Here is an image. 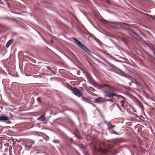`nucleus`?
<instances>
[{
    "label": "nucleus",
    "mask_w": 155,
    "mask_h": 155,
    "mask_svg": "<svg viewBox=\"0 0 155 155\" xmlns=\"http://www.w3.org/2000/svg\"><path fill=\"white\" fill-rule=\"evenodd\" d=\"M103 92L104 94L105 97L108 98L112 97L114 96L116 97L117 95L115 92L112 91L104 90Z\"/></svg>",
    "instance_id": "f03ea898"
},
{
    "label": "nucleus",
    "mask_w": 155,
    "mask_h": 155,
    "mask_svg": "<svg viewBox=\"0 0 155 155\" xmlns=\"http://www.w3.org/2000/svg\"><path fill=\"white\" fill-rule=\"evenodd\" d=\"M71 133L73 134L74 135H75V134H74V133L72 131H71Z\"/></svg>",
    "instance_id": "37998d69"
},
{
    "label": "nucleus",
    "mask_w": 155,
    "mask_h": 155,
    "mask_svg": "<svg viewBox=\"0 0 155 155\" xmlns=\"http://www.w3.org/2000/svg\"><path fill=\"white\" fill-rule=\"evenodd\" d=\"M113 132L114 134H117V135H119V134L115 132V131H113Z\"/></svg>",
    "instance_id": "4c0bfd02"
},
{
    "label": "nucleus",
    "mask_w": 155,
    "mask_h": 155,
    "mask_svg": "<svg viewBox=\"0 0 155 155\" xmlns=\"http://www.w3.org/2000/svg\"><path fill=\"white\" fill-rule=\"evenodd\" d=\"M110 126H109L108 128V129L109 130H110L111 129H113L114 128V127H115V125H112L111 124H110V125H109Z\"/></svg>",
    "instance_id": "dca6fc26"
},
{
    "label": "nucleus",
    "mask_w": 155,
    "mask_h": 155,
    "mask_svg": "<svg viewBox=\"0 0 155 155\" xmlns=\"http://www.w3.org/2000/svg\"><path fill=\"white\" fill-rule=\"evenodd\" d=\"M89 35H90V37H92V38H93L95 40L96 39V38L95 37L94 35L91 33H89Z\"/></svg>",
    "instance_id": "aec40b11"
},
{
    "label": "nucleus",
    "mask_w": 155,
    "mask_h": 155,
    "mask_svg": "<svg viewBox=\"0 0 155 155\" xmlns=\"http://www.w3.org/2000/svg\"><path fill=\"white\" fill-rule=\"evenodd\" d=\"M81 100L85 102H89V99L84 97H81Z\"/></svg>",
    "instance_id": "f8f14e48"
},
{
    "label": "nucleus",
    "mask_w": 155,
    "mask_h": 155,
    "mask_svg": "<svg viewBox=\"0 0 155 155\" xmlns=\"http://www.w3.org/2000/svg\"><path fill=\"white\" fill-rule=\"evenodd\" d=\"M92 95H93V96H97V94H95L94 93H93V94H92Z\"/></svg>",
    "instance_id": "79ce46f5"
},
{
    "label": "nucleus",
    "mask_w": 155,
    "mask_h": 155,
    "mask_svg": "<svg viewBox=\"0 0 155 155\" xmlns=\"http://www.w3.org/2000/svg\"><path fill=\"white\" fill-rule=\"evenodd\" d=\"M104 123L105 124L107 125V126H108V125H110V124L109 123V122H108L106 121L105 120H104Z\"/></svg>",
    "instance_id": "4be33fe9"
},
{
    "label": "nucleus",
    "mask_w": 155,
    "mask_h": 155,
    "mask_svg": "<svg viewBox=\"0 0 155 155\" xmlns=\"http://www.w3.org/2000/svg\"><path fill=\"white\" fill-rule=\"evenodd\" d=\"M91 104H92V105L93 106H94V107H96V106H95V104H93V103H91Z\"/></svg>",
    "instance_id": "a18cd8bd"
},
{
    "label": "nucleus",
    "mask_w": 155,
    "mask_h": 155,
    "mask_svg": "<svg viewBox=\"0 0 155 155\" xmlns=\"http://www.w3.org/2000/svg\"><path fill=\"white\" fill-rule=\"evenodd\" d=\"M13 39H11L9 40L7 43L6 45V47L7 48H8V47L10 46L11 44L12 43L13 41Z\"/></svg>",
    "instance_id": "1a4fd4ad"
},
{
    "label": "nucleus",
    "mask_w": 155,
    "mask_h": 155,
    "mask_svg": "<svg viewBox=\"0 0 155 155\" xmlns=\"http://www.w3.org/2000/svg\"><path fill=\"white\" fill-rule=\"evenodd\" d=\"M1 112V110H0V113Z\"/></svg>",
    "instance_id": "e2e57ef3"
},
{
    "label": "nucleus",
    "mask_w": 155,
    "mask_h": 155,
    "mask_svg": "<svg viewBox=\"0 0 155 155\" xmlns=\"http://www.w3.org/2000/svg\"><path fill=\"white\" fill-rule=\"evenodd\" d=\"M132 36H133V35L132 34V33H133L135 35H136V36H137V37H139V36L138 35L135 31H134L131 29L130 28H128L127 31Z\"/></svg>",
    "instance_id": "0eeeda50"
},
{
    "label": "nucleus",
    "mask_w": 155,
    "mask_h": 155,
    "mask_svg": "<svg viewBox=\"0 0 155 155\" xmlns=\"http://www.w3.org/2000/svg\"><path fill=\"white\" fill-rule=\"evenodd\" d=\"M153 19H155V18H153Z\"/></svg>",
    "instance_id": "680f3d73"
},
{
    "label": "nucleus",
    "mask_w": 155,
    "mask_h": 155,
    "mask_svg": "<svg viewBox=\"0 0 155 155\" xmlns=\"http://www.w3.org/2000/svg\"><path fill=\"white\" fill-rule=\"evenodd\" d=\"M32 145L31 144H29V145H27L26 146V147L28 148V150H29L32 147Z\"/></svg>",
    "instance_id": "a211bd4d"
},
{
    "label": "nucleus",
    "mask_w": 155,
    "mask_h": 155,
    "mask_svg": "<svg viewBox=\"0 0 155 155\" xmlns=\"http://www.w3.org/2000/svg\"><path fill=\"white\" fill-rule=\"evenodd\" d=\"M143 27H144L145 28H147L150 29V28L149 27H147L146 26H144Z\"/></svg>",
    "instance_id": "a19ab883"
},
{
    "label": "nucleus",
    "mask_w": 155,
    "mask_h": 155,
    "mask_svg": "<svg viewBox=\"0 0 155 155\" xmlns=\"http://www.w3.org/2000/svg\"><path fill=\"white\" fill-rule=\"evenodd\" d=\"M111 41L112 42L114 45L116 46H117V44L115 42L113 41L112 39L111 40Z\"/></svg>",
    "instance_id": "cd10ccee"
},
{
    "label": "nucleus",
    "mask_w": 155,
    "mask_h": 155,
    "mask_svg": "<svg viewBox=\"0 0 155 155\" xmlns=\"http://www.w3.org/2000/svg\"><path fill=\"white\" fill-rule=\"evenodd\" d=\"M71 124L73 125H74V124L73 123V122L72 121H71Z\"/></svg>",
    "instance_id": "de8ad7c7"
},
{
    "label": "nucleus",
    "mask_w": 155,
    "mask_h": 155,
    "mask_svg": "<svg viewBox=\"0 0 155 155\" xmlns=\"http://www.w3.org/2000/svg\"><path fill=\"white\" fill-rule=\"evenodd\" d=\"M144 94H145L146 95H147V94L145 92H144Z\"/></svg>",
    "instance_id": "5fc2aeb1"
},
{
    "label": "nucleus",
    "mask_w": 155,
    "mask_h": 155,
    "mask_svg": "<svg viewBox=\"0 0 155 155\" xmlns=\"http://www.w3.org/2000/svg\"><path fill=\"white\" fill-rule=\"evenodd\" d=\"M96 60L98 62V63H101L102 64H104V63H103L102 62H101V61H100L98 59H96Z\"/></svg>",
    "instance_id": "7c9ffc66"
},
{
    "label": "nucleus",
    "mask_w": 155,
    "mask_h": 155,
    "mask_svg": "<svg viewBox=\"0 0 155 155\" xmlns=\"http://www.w3.org/2000/svg\"><path fill=\"white\" fill-rule=\"evenodd\" d=\"M145 32H146V33H147V34H148V35H151V33H150V32L149 31H148L146 30V31H145Z\"/></svg>",
    "instance_id": "c85d7f7f"
},
{
    "label": "nucleus",
    "mask_w": 155,
    "mask_h": 155,
    "mask_svg": "<svg viewBox=\"0 0 155 155\" xmlns=\"http://www.w3.org/2000/svg\"><path fill=\"white\" fill-rule=\"evenodd\" d=\"M53 142L56 143H58L59 142V141L57 140H53Z\"/></svg>",
    "instance_id": "bb28decb"
},
{
    "label": "nucleus",
    "mask_w": 155,
    "mask_h": 155,
    "mask_svg": "<svg viewBox=\"0 0 155 155\" xmlns=\"http://www.w3.org/2000/svg\"><path fill=\"white\" fill-rule=\"evenodd\" d=\"M134 83L139 88H141V87L142 85L139 83L137 81L135 82Z\"/></svg>",
    "instance_id": "2eb2a0df"
},
{
    "label": "nucleus",
    "mask_w": 155,
    "mask_h": 155,
    "mask_svg": "<svg viewBox=\"0 0 155 155\" xmlns=\"http://www.w3.org/2000/svg\"><path fill=\"white\" fill-rule=\"evenodd\" d=\"M92 89H93V90H92L93 91H95V90H94V89L92 88Z\"/></svg>",
    "instance_id": "864d4df0"
},
{
    "label": "nucleus",
    "mask_w": 155,
    "mask_h": 155,
    "mask_svg": "<svg viewBox=\"0 0 155 155\" xmlns=\"http://www.w3.org/2000/svg\"><path fill=\"white\" fill-rule=\"evenodd\" d=\"M10 118L9 117L4 116H0V121H7V123L8 124H11L12 122L9 121Z\"/></svg>",
    "instance_id": "423d86ee"
},
{
    "label": "nucleus",
    "mask_w": 155,
    "mask_h": 155,
    "mask_svg": "<svg viewBox=\"0 0 155 155\" xmlns=\"http://www.w3.org/2000/svg\"><path fill=\"white\" fill-rule=\"evenodd\" d=\"M149 49L154 54V52H155V51H154V47H153L152 46L150 47L149 45H148V46H147Z\"/></svg>",
    "instance_id": "ddd939ff"
},
{
    "label": "nucleus",
    "mask_w": 155,
    "mask_h": 155,
    "mask_svg": "<svg viewBox=\"0 0 155 155\" xmlns=\"http://www.w3.org/2000/svg\"><path fill=\"white\" fill-rule=\"evenodd\" d=\"M71 92L78 97H81L82 95V93L81 91L78 89L75 88L71 90Z\"/></svg>",
    "instance_id": "7ed1b4c3"
},
{
    "label": "nucleus",
    "mask_w": 155,
    "mask_h": 155,
    "mask_svg": "<svg viewBox=\"0 0 155 155\" xmlns=\"http://www.w3.org/2000/svg\"><path fill=\"white\" fill-rule=\"evenodd\" d=\"M96 103H99L100 102H104V98L102 97H98L96 98L94 100Z\"/></svg>",
    "instance_id": "6e6552de"
},
{
    "label": "nucleus",
    "mask_w": 155,
    "mask_h": 155,
    "mask_svg": "<svg viewBox=\"0 0 155 155\" xmlns=\"http://www.w3.org/2000/svg\"><path fill=\"white\" fill-rule=\"evenodd\" d=\"M130 80L131 81L134 83H135V81H137V80L135 78H133L132 77H131Z\"/></svg>",
    "instance_id": "b1692460"
},
{
    "label": "nucleus",
    "mask_w": 155,
    "mask_h": 155,
    "mask_svg": "<svg viewBox=\"0 0 155 155\" xmlns=\"http://www.w3.org/2000/svg\"><path fill=\"white\" fill-rule=\"evenodd\" d=\"M117 107H118V108H119V109L120 110L121 109V108L120 107H119V104H117Z\"/></svg>",
    "instance_id": "49530a36"
},
{
    "label": "nucleus",
    "mask_w": 155,
    "mask_h": 155,
    "mask_svg": "<svg viewBox=\"0 0 155 155\" xmlns=\"http://www.w3.org/2000/svg\"><path fill=\"white\" fill-rule=\"evenodd\" d=\"M45 117L43 115L41 116L38 118V120L41 121H43L45 120Z\"/></svg>",
    "instance_id": "9b49d317"
},
{
    "label": "nucleus",
    "mask_w": 155,
    "mask_h": 155,
    "mask_svg": "<svg viewBox=\"0 0 155 155\" xmlns=\"http://www.w3.org/2000/svg\"><path fill=\"white\" fill-rule=\"evenodd\" d=\"M149 45L150 46V45L153 47H155V45L152 43H150Z\"/></svg>",
    "instance_id": "473e14b6"
},
{
    "label": "nucleus",
    "mask_w": 155,
    "mask_h": 155,
    "mask_svg": "<svg viewBox=\"0 0 155 155\" xmlns=\"http://www.w3.org/2000/svg\"><path fill=\"white\" fill-rule=\"evenodd\" d=\"M38 107V105H36V107Z\"/></svg>",
    "instance_id": "4d7b16f0"
},
{
    "label": "nucleus",
    "mask_w": 155,
    "mask_h": 155,
    "mask_svg": "<svg viewBox=\"0 0 155 155\" xmlns=\"http://www.w3.org/2000/svg\"><path fill=\"white\" fill-rule=\"evenodd\" d=\"M71 130L70 129V130L68 131H69L70 132L71 131Z\"/></svg>",
    "instance_id": "3c124183"
},
{
    "label": "nucleus",
    "mask_w": 155,
    "mask_h": 155,
    "mask_svg": "<svg viewBox=\"0 0 155 155\" xmlns=\"http://www.w3.org/2000/svg\"><path fill=\"white\" fill-rule=\"evenodd\" d=\"M25 24H26V23L25 22V24H25Z\"/></svg>",
    "instance_id": "052dcab7"
},
{
    "label": "nucleus",
    "mask_w": 155,
    "mask_h": 155,
    "mask_svg": "<svg viewBox=\"0 0 155 155\" xmlns=\"http://www.w3.org/2000/svg\"><path fill=\"white\" fill-rule=\"evenodd\" d=\"M101 150L102 153L104 154L107 153L109 152V150L106 148H101Z\"/></svg>",
    "instance_id": "9d476101"
},
{
    "label": "nucleus",
    "mask_w": 155,
    "mask_h": 155,
    "mask_svg": "<svg viewBox=\"0 0 155 155\" xmlns=\"http://www.w3.org/2000/svg\"><path fill=\"white\" fill-rule=\"evenodd\" d=\"M110 101L111 102H114V101L113 100H111L110 99H107L106 101Z\"/></svg>",
    "instance_id": "c756f323"
},
{
    "label": "nucleus",
    "mask_w": 155,
    "mask_h": 155,
    "mask_svg": "<svg viewBox=\"0 0 155 155\" xmlns=\"http://www.w3.org/2000/svg\"><path fill=\"white\" fill-rule=\"evenodd\" d=\"M110 23L111 24H114L115 25H123L124 26H125L127 28H129L128 27L130 26H133V25H131L126 23H125L123 22H115V21H110Z\"/></svg>",
    "instance_id": "39448f33"
},
{
    "label": "nucleus",
    "mask_w": 155,
    "mask_h": 155,
    "mask_svg": "<svg viewBox=\"0 0 155 155\" xmlns=\"http://www.w3.org/2000/svg\"><path fill=\"white\" fill-rule=\"evenodd\" d=\"M105 87L109 88V86L107 84H105L100 85V87L101 88H103Z\"/></svg>",
    "instance_id": "f3484780"
},
{
    "label": "nucleus",
    "mask_w": 155,
    "mask_h": 155,
    "mask_svg": "<svg viewBox=\"0 0 155 155\" xmlns=\"http://www.w3.org/2000/svg\"><path fill=\"white\" fill-rule=\"evenodd\" d=\"M101 58L103 61H105L106 62H107V61L105 58Z\"/></svg>",
    "instance_id": "ea45409f"
},
{
    "label": "nucleus",
    "mask_w": 155,
    "mask_h": 155,
    "mask_svg": "<svg viewBox=\"0 0 155 155\" xmlns=\"http://www.w3.org/2000/svg\"><path fill=\"white\" fill-rule=\"evenodd\" d=\"M132 147H133V148L135 149H136V148H137V147L135 145H133L132 146Z\"/></svg>",
    "instance_id": "58836bf2"
},
{
    "label": "nucleus",
    "mask_w": 155,
    "mask_h": 155,
    "mask_svg": "<svg viewBox=\"0 0 155 155\" xmlns=\"http://www.w3.org/2000/svg\"><path fill=\"white\" fill-rule=\"evenodd\" d=\"M43 141L42 140H39L40 141Z\"/></svg>",
    "instance_id": "8fccbe9b"
},
{
    "label": "nucleus",
    "mask_w": 155,
    "mask_h": 155,
    "mask_svg": "<svg viewBox=\"0 0 155 155\" xmlns=\"http://www.w3.org/2000/svg\"><path fill=\"white\" fill-rule=\"evenodd\" d=\"M70 141L73 143L75 144L76 143V142H75L72 138H71L70 139Z\"/></svg>",
    "instance_id": "393cba45"
},
{
    "label": "nucleus",
    "mask_w": 155,
    "mask_h": 155,
    "mask_svg": "<svg viewBox=\"0 0 155 155\" xmlns=\"http://www.w3.org/2000/svg\"><path fill=\"white\" fill-rule=\"evenodd\" d=\"M109 12L110 13H112V12L111 11H109Z\"/></svg>",
    "instance_id": "09e8293b"
},
{
    "label": "nucleus",
    "mask_w": 155,
    "mask_h": 155,
    "mask_svg": "<svg viewBox=\"0 0 155 155\" xmlns=\"http://www.w3.org/2000/svg\"><path fill=\"white\" fill-rule=\"evenodd\" d=\"M76 137H77V138H80V137H79L77 135H76L75 134V135H74Z\"/></svg>",
    "instance_id": "c03bdc74"
},
{
    "label": "nucleus",
    "mask_w": 155,
    "mask_h": 155,
    "mask_svg": "<svg viewBox=\"0 0 155 155\" xmlns=\"http://www.w3.org/2000/svg\"><path fill=\"white\" fill-rule=\"evenodd\" d=\"M154 55L155 56V52H154Z\"/></svg>",
    "instance_id": "13d9d810"
},
{
    "label": "nucleus",
    "mask_w": 155,
    "mask_h": 155,
    "mask_svg": "<svg viewBox=\"0 0 155 155\" xmlns=\"http://www.w3.org/2000/svg\"><path fill=\"white\" fill-rule=\"evenodd\" d=\"M125 77L127 78V79H129V80H130L131 79V78L132 77L131 76H129V75H126L125 76Z\"/></svg>",
    "instance_id": "412c9836"
},
{
    "label": "nucleus",
    "mask_w": 155,
    "mask_h": 155,
    "mask_svg": "<svg viewBox=\"0 0 155 155\" xmlns=\"http://www.w3.org/2000/svg\"><path fill=\"white\" fill-rule=\"evenodd\" d=\"M116 97L118 99V100H120V102L121 106L122 107H124V102L126 101L125 98L121 95L117 94Z\"/></svg>",
    "instance_id": "20e7f679"
},
{
    "label": "nucleus",
    "mask_w": 155,
    "mask_h": 155,
    "mask_svg": "<svg viewBox=\"0 0 155 155\" xmlns=\"http://www.w3.org/2000/svg\"><path fill=\"white\" fill-rule=\"evenodd\" d=\"M8 111L12 112L13 111V110L10 108H8Z\"/></svg>",
    "instance_id": "f704fd0d"
},
{
    "label": "nucleus",
    "mask_w": 155,
    "mask_h": 155,
    "mask_svg": "<svg viewBox=\"0 0 155 155\" xmlns=\"http://www.w3.org/2000/svg\"><path fill=\"white\" fill-rule=\"evenodd\" d=\"M60 16L61 18H63L62 17L61 15H60Z\"/></svg>",
    "instance_id": "603ef678"
},
{
    "label": "nucleus",
    "mask_w": 155,
    "mask_h": 155,
    "mask_svg": "<svg viewBox=\"0 0 155 155\" xmlns=\"http://www.w3.org/2000/svg\"><path fill=\"white\" fill-rule=\"evenodd\" d=\"M63 126L65 128V129H66L68 130L69 131L70 130V129L69 128H68L66 126Z\"/></svg>",
    "instance_id": "c9c22d12"
},
{
    "label": "nucleus",
    "mask_w": 155,
    "mask_h": 155,
    "mask_svg": "<svg viewBox=\"0 0 155 155\" xmlns=\"http://www.w3.org/2000/svg\"><path fill=\"white\" fill-rule=\"evenodd\" d=\"M37 100L38 101H39V103H41V101L40 100V98H39V97L38 98H37Z\"/></svg>",
    "instance_id": "e433bc0d"
},
{
    "label": "nucleus",
    "mask_w": 155,
    "mask_h": 155,
    "mask_svg": "<svg viewBox=\"0 0 155 155\" xmlns=\"http://www.w3.org/2000/svg\"><path fill=\"white\" fill-rule=\"evenodd\" d=\"M104 54H105L106 55L107 57H108L109 56V57H112V56H110V55L109 53H106V52H104Z\"/></svg>",
    "instance_id": "a878e982"
},
{
    "label": "nucleus",
    "mask_w": 155,
    "mask_h": 155,
    "mask_svg": "<svg viewBox=\"0 0 155 155\" xmlns=\"http://www.w3.org/2000/svg\"><path fill=\"white\" fill-rule=\"evenodd\" d=\"M72 112H73L74 113V111H73V110H72Z\"/></svg>",
    "instance_id": "6e6d98bb"
},
{
    "label": "nucleus",
    "mask_w": 155,
    "mask_h": 155,
    "mask_svg": "<svg viewBox=\"0 0 155 155\" xmlns=\"http://www.w3.org/2000/svg\"><path fill=\"white\" fill-rule=\"evenodd\" d=\"M72 38L74 40L75 42V44L87 53L89 54H90L91 53H92V52L90 51L83 44L79 41L76 38L74 37H73Z\"/></svg>",
    "instance_id": "f257e3e1"
},
{
    "label": "nucleus",
    "mask_w": 155,
    "mask_h": 155,
    "mask_svg": "<svg viewBox=\"0 0 155 155\" xmlns=\"http://www.w3.org/2000/svg\"><path fill=\"white\" fill-rule=\"evenodd\" d=\"M47 68L48 70L49 71L53 73V74H54L53 73V71L52 70L51 68L49 67V66H47L46 67Z\"/></svg>",
    "instance_id": "6ab92c4d"
},
{
    "label": "nucleus",
    "mask_w": 155,
    "mask_h": 155,
    "mask_svg": "<svg viewBox=\"0 0 155 155\" xmlns=\"http://www.w3.org/2000/svg\"><path fill=\"white\" fill-rule=\"evenodd\" d=\"M120 26V28H122L124 30H126L127 31V30L128 28H125V27H123L122 25H119Z\"/></svg>",
    "instance_id": "5701e85b"
},
{
    "label": "nucleus",
    "mask_w": 155,
    "mask_h": 155,
    "mask_svg": "<svg viewBox=\"0 0 155 155\" xmlns=\"http://www.w3.org/2000/svg\"><path fill=\"white\" fill-rule=\"evenodd\" d=\"M45 155H49L47 154H46Z\"/></svg>",
    "instance_id": "bf43d9fd"
},
{
    "label": "nucleus",
    "mask_w": 155,
    "mask_h": 155,
    "mask_svg": "<svg viewBox=\"0 0 155 155\" xmlns=\"http://www.w3.org/2000/svg\"><path fill=\"white\" fill-rule=\"evenodd\" d=\"M105 0L106 1V2H107V4H108L109 5H110V1L109 0Z\"/></svg>",
    "instance_id": "72a5a7b5"
},
{
    "label": "nucleus",
    "mask_w": 155,
    "mask_h": 155,
    "mask_svg": "<svg viewBox=\"0 0 155 155\" xmlns=\"http://www.w3.org/2000/svg\"><path fill=\"white\" fill-rule=\"evenodd\" d=\"M60 53H61L62 54H63L67 58H68V59H69V58L65 54H64L63 53H62L61 51H59Z\"/></svg>",
    "instance_id": "2f4dec72"
},
{
    "label": "nucleus",
    "mask_w": 155,
    "mask_h": 155,
    "mask_svg": "<svg viewBox=\"0 0 155 155\" xmlns=\"http://www.w3.org/2000/svg\"><path fill=\"white\" fill-rule=\"evenodd\" d=\"M139 38V39L142 41V42L144 43L147 46H148V45H149L146 42V41L144 40H143L142 38H141V37H140L139 36V37H138Z\"/></svg>",
    "instance_id": "4468645a"
}]
</instances>
